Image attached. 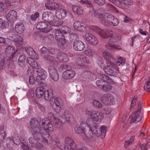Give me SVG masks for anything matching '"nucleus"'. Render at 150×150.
Returning a JSON list of instances; mask_svg holds the SVG:
<instances>
[{
  "label": "nucleus",
  "instance_id": "nucleus-61",
  "mask_svg": "<svg viewBox=\"0 0 150 150\" xmlns=\"http://www.w3.org/2000/svg\"><path fill=\"white\" fill-rule=\"evenodd\" d=\"M105 0H97L95 2L100 5L102 6L105 3Z\"/></svg>",
  "mask_w": 150,
  "mask_h": 150
},
{
  "label": "nucleus",
  "instance_id": "nucleus-5",
  "mask_svg": "<svg viewBox=\"0 0 150 150\" xmlns=\"http://www.w3.org/2000/svg\"><path fill=\"white\" fill-rule=\"evenodd\" d=\"M40 137L37 136V138L32 136L29 138L28 141H25L23 143V145L29 146L30 148L40 149L42 147L41 144L38 142Z\"/></svg>",
  "mask_w": 150,
  "mask_h": 150
},
{
  "label": "nucleus",
  "instance_id": "nucleus-18",
  "mask_svg": "<svg viewBox=\"0 0 150 150\" xmlns=\"http://www.w3.org/2000/svg\"><path fill=\"white\" fill-rule=\"evenodd\" d=\"M85 47L84 44L81 41L76 40L74 41L73 44V48L75 50L81 51Z\"/></svg>",
  "mask_w": 150,
  "mask_h": 150
},
{
  "label": "nucleus",
  "instance_id": "nucleus-54",
  "mask_svg": "<svg viewBox=\"0 0 150 150\" xmlns=\"http://www.w3.org/2000/svg\"><path fill=\"white\" fill-rule=\"evenodd\" d=\"M27 73L29 75H33L34 73V68L31 66L28 68Z\"/></svg>",
  "mask_w": 150,
  "mask_h": 150
},
{
  "label": "nucleus",
  "instance_id": "nucleus-13",
  "mask_svg": "<svg viewBox=\"0 0 150 150\" xmlns=\"http://www.w3.org/2000/svg\"><path fill=\"white\" fill-rule=\"evenodd\" d=\"M105 72L109 75L115 76L117 75L118 70L114 68L112 65H107L103 68Z\"/></svg>",
  "mask_w": 150,
  "mask_h": 150
},
{
  "label": "nucleus",
  "instance_id": "nucleus-59",
  "mask_svg": "<svg viewBox=\"0 0 150 150\" xmlns=\"http://www.w3.org/2000/svg\"><path fill=\"white\" fill-rule=\"evenodd\" d=\"M30 77L29 79V82L30 84H33L36 81V79L33 75H29Z\"/></svg>",
  "mask_w": 150,
  "mask_h": 150
},
{
  "label": "nucleus",
  "instance_id": "nucleus-22",
  "mask_svg": "<svg viewBox=\"0 0 150 150\" xmlns=\"http://www.w3.org/2000/svg\"><path fill=\"white\" fill-rule=\"evenodd\" d=\"M24 49L29 56L35 59H37L39 58V56L31 47H25Z\"/></svg>",
  "mask_w": 150,
  "mask_h": 150
},
{
  "label": "nucleus",
  "instance_id": "nucleus-25",
  "mask_svg": "<svg viewBox=\"0 0 150 150\" xmlns=\"http://www.w3.org/2000/svg\"><path fill=\"white\" fill-rule=\"evenodd\" d=\"M86 126L85 122H81L79 127L76 126L75 127L74 130L75 132L79 134L82 132L85 133L86 131L85 127Z\"/></svg>",
  "mask_w": 150,
  "mask_h": 150
},
{
  "label": "nucleus",
  "instance_id": "nucleus-41",
  "mask_svg": "<svg viewBox=\"0 0 150 150\" xmlns=\"http://www.w3.org/2000/svg\"><path fill=\"white\" fill-rule=\"evenodd\" d=\"M125 58L120 57L118 59V61L117 62L116 64L117 65L120 66L121 65L123 66L125 65Z\"/></svg>",
  "mask_w": 150,
  "mask_h": 150
},
{
  "label": "nucleus",
  "instance_id": "nucleus-37",
  "mask_svg": "<svg viewBox=\"0 0 150 150\" xmlns=\"http://www.w3.org/2000/svg\"><path fill=\"white\" fill-rule=\"evenodd\" d=\"M86 41L92 45H96L98 42L97 38H86Z\"/></svg>",
  "mask_w": 150,
  "mask_h": 150
},
{
  "label": "nucleus",
  "instance_id": "nucleus-32",
  "mask_svg": "<svg viewBox=\"0 0 150 150\" xmlns=\"http://www.w3.org/2000/svg\"><path fill=\"white\" fill-rule=\"evenodd\" d=\"M72 10L73 11L79 15L82 14L83 13V9L82 8L79 6H74L72 7Z\"/></svg>",
  "mask_w": 150,
  "mask_h": 150
},
{
  "label": "nucleus",
  "instance_id": "nucleus-20",
  "mask_svg": "<svg viewBox=\"0 0 150 150\" xmlns=\"http://www.w3.org/2000/svg\"><path fill=\"white\" fill-rule=\"evenodd\" d=\"M67 13L66 10L62 8H59L56 10L55 15L57 18L59 19H62L66 18Z\"/></svg>",
  "mask_w": 150,
  "mask_h": 150
},
{
  "label": "nucleus",
  "instance_id": "nucleus-3",
  "mask_svg": "<svg viewBox=\"0 0 150 150\" xmlns=\"http://www.w3.org/2000/svg\"><path fill=\"white\" fill-rule=\"evenodd\" d=\"M85 114L88 116H91V117L87 120V126H90L92 124H97L100 123L103 117L102 113L96 111L86 110Z\"/></svg>",
  "mask_w": 150,
  "mask_h": 150
},
{
  "label": "nucleus",
  "instance_id": "nucleus-36",
  "mask_svg": "<svg viewBox=\"0 0 150 150\" xmlns=\"http://www.w3.org/2000/svg\"><path fill=\"white\" fill-rule=\"evenodd\" d=\"M8 26V23L7 21L3 20L2 18H0V27L2 29L7 28Z\"/></svg>",
  "mask_w": 150,
  "mask_h": 150
},
{
  "label": "nucleus",
  "instance_id": "nucleus-43",
  "mask_svg": "<svg viewBox=\"0 0 150 150\" xmlns=\"http://www.w3.org/2000/svg\"><path fill=\"white\" fill-rule=\"evenodd\" d=\"M45 6L46 8L51 10H55L57 8L54 6H52L50 3L47 2L45 3Z\"/></svg>",
  "mask_w": 150,
  "mask_h": 150
},
{
  "label": "nucleus",
  "instance_id": "nucleus-31",
  "mask_svg": "<svg viewBox=\"0 0 150 150\" xmlns=\"http://www.w3.org/2000/svg\"><path fill=\"white\" fill-rule=\"evenodd\" d=\"M25 57L24 55H21L18 59V64L19 65L22 67L25 66Z\"/></svg>",
  "mask_w": 150,
  "mask_h": 150
},
{
  "label": "nucleus",
  "instance_id": "nucleus-38",
  "mask_svg": "<svg viewBox=\"0 0 150 150\" xmlns=\"http://www.w3.org/2000/svg\"><path fill=\"white\" fill-rule=\"evenodd\" d=\"M50 121L49 119L47 118L43 119L42 121L41 126L43 127L44 129L50 123Z\"/></svg>",
  "mask_w": 150,
  "mask_h": 150
},
{
  "label": "nucleus",
  "instance_id": "nucleus-10",
  "mask_svg": "<svg viewBox=\"0 0 150 150\" xmlns=\"http://www.w3.org/2000/svg\"><path fill=\"white\" fill-rule=\"evenodd\" d=\"M98 76L100 79L96 81V84L98 87L101 89L104 85V84L105 83V81H109L110 82V80H111L108 76L105 74H98Z\"/></svg>",
  "mask_w": 150,
  "mask_h": 150
},
{
  "label": "nucleus",
  "instance_id": "nucleus-24",
  "mask_svg": "<svg viewBox=\"0 0 150 150\" xmlns=\"http://www.w3.org/2000/svg\"><path fill=\"white\" fill-rule=\"evenodd\" d=\"M58 59L62 62H67L69 61V58L66 54L61 52H59L57 55Z\"/></svg>",
  "mask_w": 150,
  "mask_h": 150
},
{
  "label": "nucleus",
  "instance_id": "nucleus-11",
  "mask_svg": "<svg viewBox=\"0 0 150 150\" xmlns=\"http://www.w3.org/2000/svg\"><path fill=\"white\" fill-rule=\"evenodd\" d=\"M48 70L50 77L54 81H57L59 78L58 73L57 69L53 66H49Z\"/></svg>",
  "mask_w": 150,
  "mask_h": 150
},
{
  "label": "nucleus",
  "instance_id": "nucleus-48",
  "mask_svg": "<svg viewBox=\"0 0 150 150\" xmlns=\"http://www.w3.org/2000/svg\"><path fill=\"white\" fill-rule=\"evenodd\" d=\"M68 73V69L67 70L63 73L62 76L64 79H70Z\"/></svg>",
  "mask_w": 150,
  "mask_h": 150
},
{
  "label": "nucleus",
  "instance_id": "nucleus-57",
  "mask_svg": "<svg viewBox=\"0 0 150 150\" xmlns=\"http://www.w3.org/2000/svg\"><path fill=\"white\" fill-rule=\"evenodd\" d=\"M113 40H114V38H110L109 40V44L110 45V46L117 49V46L115 45L114 42H112Z\"/></svg>",
  "mask_w": 150,
  "mask_h": 150
},
{
  "label": "nucleus",
  "instance_id": "nucleus-47",
  "mask_svg": "<svg viewBox=\"0 0 150 150\" xmlns=\"http://www.w3.org/2000/svg\"><path fill=\"white\" fill-rule=\"evenodd\" d=\"M84 135L85 137L88 139H90L92 138L93 137V134L92 132L90 130L87 132V131L85 132Z\"/></svg>",
  "mask_w": 150,
  "mask_h": 150
},
{
  "label": "nucleus",
  "instance_id": "nucleus-23",
  "mask_svg": "<svg viewBox=\"0 0 150 150\" xmlns=\"http://www.w3.org/2000/svg\"><path fill=\"white\" fill-rule=\"evenodd\" d=\"M25 29L24 25L21 22L17 23L14 28L16 33L19 34H21L23 33L25 30Z\"/></svg>",
  "mask_w": 150,
  "mask_h": 150
},
{
  "label": "nucleus",
  "instance_id": "nucleus-27",
  "mask_svg": "<svg viewBox=\"0 0 150 150\" xmlns=\"http://www.w3.org/2000/svg\"><path fill=\"white\" fill-rule=\"evenodd\" d=\"M36 71L38 77L40 78L41 79H44L47 76V73L46 71L43 69L40 68L38 70H36Z\"/></svg>",
  "mask_w": 150,
  "mask_h": 150
},
{
  "label": "nucleus",
  "instance_id": "nucleus-46",
  "mask_svg": "<svg viewBox=\"0 0 150 150\" xmlns=\"http://www.w3.org/2000/svg\"><path fill=\"white\" fill-rule=\"evenodd\" d=\"M120 2L127 6H132L133 4L132 0H120Z\"/></svg>",
  "mask_w": 150,
  "mask_h": 150
},
{
  "label": "nucleus",
  "instance_id": "nucleus-45",
  "mask_svg": "<svg viewBox=\"0 0 150 150\" xmlns=\"http://www.w3.org/2000/svg\"><path fill=\"white\" fill-rule=\"evenodd\" d=\"M96 62L101 67H103L104 65L103 59L102 58L100 57H97Z\"/></svg>",
  "mask_w": 150,
  "mask_h": 150
},
{
  "label": "nucleus",
  "instance_id": "nucleus-40",
  "mask_svg": "<svg viewBox=\"0 0 150 150\" xmlns=\"http://www.w3.org/2000/svg\"><path fill=\"white\" fill-rule=\"evenodd\" d=\"M135 139V137L134 136H132L130 139L126 140L125 143V146L127 147L129 146L134 141Z\"/></svg>",
  "mask_w": 150,
  "mask_h": 150
},
{
  "label": "nucleus",
  "instance_id": "nucleus-17",
  "mask_svg": "<svg viewBox=\"0 0 150 150\" xmlns=\"http://www.w3.org/2000/svg\"><path fill=\"white\" fill-rule=\"evenodd\" d=\"M103 56L107 61V63L112 65L115 59L109 53L107 52H104L103 53Z\"/></svg>",
  "mask_w": 150,
  "mask_h": 150
},
{
  "label": "nucleus",
  "instance_id": "nucleus-33",
  "mask_svg": "<svg viewBox=\"0 0 150 150\" xmlns=\"http://www.w3.org/2000/svg\"><path fill=\"white\" fill-rule=\"evenodd\" d=\"M50 25L55 27H59L62 25V22L60 20H54L53 19L50 22Z\"/></svg>",
  "mask_w": 150,
  "mask_h": 150
},
{
  "label": "nucleus",
  "instance_id": "nucleus-9",
  "mask_svg": "<svg viewBox=\"0 0 150 150\" xmlns=\"http://www.w3.org/2000/svg\"><path fill=\"white\" fill-rule=\"evenodd\" d=\"M76 147V144L72 139L69 137L66 138L64 150H74Z\"/></svg>",
  "mask_w": 150,
  "mask_h": 150
},
{
  "label": "nucleus",
  "instance_id": "nucleus-51",
  "mask_svg": "<svg viewBox=\"0 0 150 150\" xmlns=\"http://www.w3.org/2000/svg\"><path fill=\"white\" fill-rule=\"evenodd\" d=\"M39 17V14L38 12H36L32 14L30 18V19L32 21H35Z\"/></svg>",
  "mask_w": 150,
  "mask_h": 150
},
{
  "label": "nucleus",
  "instance_id": "nucleus-7",
  "mask_svg": "<svg viewBox=\"0 0 150 150\" xmlns=\"http://www.w3.org/2000/svg\"><path fill=\"white\" fill-rule=\"evenodd\" d=\"M91 125L88 126V127L89 129L92 132L93 134L97 137H98L100 135H105L106 130V127L105 126H102L100 128L97 125H95L93 127H91Z\"/></svg>",
  "mask_w": 150,
  "mask_h": 150
},
{
  "label": "nucleus",
  "instance_id": "nucleus-34",
  "mask_svg": "<svg viewBox=\"0 0 150 150\" xmlns=\"http://www.w3.org/2000/svg\"><path fill=\"white\" fill-rule=\"evenodd\" d=\"M108 81H105V83L101 88L102 90L104 91H108L111 90L112 88V86L109 83Z\"/></svg>",
  "mask_w": 150,
  "mask_h": 150
},
{
  "label": "nucleus",
  "instance_id": "nucleus-26",
  "mask_svg": "<svg viewBox=\"0 0 150 150\" xmlns=\"http://www.w3.org/2000/svg\"><path fill=\"white\" fill-rule=\"evenodd\" d=\"M84 23L81 21H76L74 23V26L75 28L79 31H83L84 29Z\"/></svg>",
  "mask_w": 150,
  "mask_h": 150
},
{
  "label": "nucleus",
  "instance_id": "nucleus-56",
  "mask_svg": "<svg viewBox=\"0 0 150 150\" xmlns=\"http://www.w3.org/2000/svg\"><path fill=\"white\" fill-rule=\"evenodd\" d=\"M30 66L33 67L34 68H36L37 70L41 68L40 65L36 61H33Z\"/></svg>",
  "mask_w": 150,
  "mask_h": 150
},
{
  "label": "nucleus",
  "instance_id": "nucleus-4",
  "mask_svg": "<svg viewBox=\"0 0 150 150\" xmlns=\"http://www.w3.org/2000/svg\"><path fill=\"white\" fill-rule=\"evenodd\" d=\"M101 23L105 26L110 25L115 26L119 24V21L112 14L109 13H105L102 14Z\"/></svg>",
  "mask_w": 150,
  "mask_h": 150
},
{
  "label": "nucleus",
  "instance_id": "nucleus-63",
  "mask_svg": "<svg viewBox=\"0 0 150 150\" xmlns=\"http://www.w3.org/2000/svg\"><path fill=\"white\" fill-rule=\"evenodd\" d=\"M45 129H46L47 131L50 132L52 131L53 130V128L52 125L50 123L48 125V126H47V127H45Z\"/></svg>",
  "mask_w": 150,
  "mask_h": 150
},
{
  "label": "nucleus",
  "instance_id": "nucleus-8",
  "mask_svg": "<svg viewBox=\"0 0 150 150\" xmlns=\"http://www.w3.org/2000/svg\"><path fill=\"white\" fill-rule=\"evenodd\" d=\"M141 104V102H139L138 103V109L133 112L131 115V121L133 122H138L142 119V117H140L139 113L142 110V108Z\"/></svg>",
  "mask_w": 150,
  "mask_h": 150
},
{
  "label": "nucleus",
  "instance_id": "nucleus-1",
  "mask_svg": "<svg viewBox=\"0 0 150 150\" xmlns=\"http://www.w3.org/2000/svg\"><path fill=\"white\" fill-rule=\"evenodd\" d=\"M30 131L32 136L37 138V136H41L43 141L47 142L48 138L51 137L48 132L44 128L41 127L39 122L37 119L33 118L30 121Z\"/></svg>",
  "mask_w": 150,
  "mask_h": 150
},
{
  "label": "nucleus",
  "instance_id": "nucleus-6",
  "mask_svg": "<svg viewBox=\"0 0 150 150\" xmlns=\"http://www.w3.org/2000/svg\"><path fill=\"white\" fill-rule=\"evenodd\" d=\"M90 29L93 31L98 33L100 36L102 38H115L112 36V31H106L101 30L100 28L96 26L91 25L90 26Z\"/></svg>",
  "mask_w": 150,
  "mask_h": 150
},
{
  "label": "nucleus",
  "instance_id": "nucleus-12",
  "mask_svg": "<svg viewBox=\"0 0 150 150\" xmlns=\"http://www.w3.org/2000/svg\"><path fill=\"white\" fill-rule=\"evenodd\" d=\"M36 28L45 33L49 32L51 29L50 25L47 23L43 22L38 23L36 26Z\"/></svg>",
  "mask_w": 150,
  "mask_h": 150
},
{
  "label": "nucleus",
  "instance_id": "nucleus-52",
  "mask_svg": "<svg viewBox=\"0 0 150 150\" xmlns=\"http://www.w3.org/2000/svg\"><path fill=\"white\" fill-rule=\"evenodd\" d=\"M80 2L83 4H84L86 5L88 7H90L92 6V2L87 0H81Z\"/></svg>",
  "mask_w": 150,
  "mask_h": 150
},
{
  "label": "nucleus",
  "instance_id": "nucleus-19",
  "mask_svg": "<svg viewBox=\"0 0 150 150\" xmlns=\"http://www.w3.org/2000/svg\"><path fill=\"white\" fill-rule=\"evenodd\" d=\"M54 17V14L51 12L45 11L42 14V19L45 21L50 22Z\"/></svg>",
  "mask_w": 150,
  "mask_h": 150
},
{
  "label": "nucleus",
  "instance_id": "nucleus-49",
  "mask_svg": "<svg viewBox=\"0 0 150 150\" xmlns=\"http://www.w3.org/2000/svg\"><path fill=\"white\" fill-rule=\"evenodd\" d=\"M54 36L56 38H62L64 36L62 32L59 30H57L54 33Z\"/></svg>",
  "mask_w": 150,
  "mask_h": 150
},
{
  "label": "nucleus",
  "instance_id": "nucleus-55",
  "mask_svg": "<svg viewBox=\"0 0 150 150\" xmlns=\"http://www.w3.org/2000/svg\"><path fill=\"white\" fill-rule=\"evenodd\" d=\"M14 40L16 45L19 46V44H22L23 39V38H16Z\"/></svg>",
  "mask_w": 150,
  "mask_h": 150
},
{
  "label": "nucleus",
  "instance_id": "nucleus-53",
  "mask_svg": "<svg viewBox=\"0 0 150 150\" xmlns=\"http://www.w3.org/2000/svg\"><path fill=\"white\" fill-rule=\"evenodd\" d=\"M93 103L94 106L95 107L100 108L102 107L101 103L96 100H94Z\"/></svg>",
  "mask_w": 150,
  "mask_h": 150
},
{
  "label": "nucleus",
  "instance_id": "nucleus-21",
  "mask_svg": "<svg viewBox=\"0 0 150 150\" xmlns=\"http://www.w3.org/2000/svg\"><path fill=\"white\" fill-rule=\"evenodd\" d=\"M102 102L106 105L110 104L114 100L113 97L110 95L105 94L101 98Z\"/></svg>",
  "mask_w": 150,
  "mask_h": 150
},
{
  "label": "nucleus",
  "instance_id": "nucleus-2",
  "mask_svg": "<svg viewBox=\"0 0 150 150\" xmlns=\"http://www.w3.org/2000/svg\"><path fill=\"white\" fill-rule=\"evenodd\" d=\"M44 97L46 100L50 101L51 106L55 112L59 113L60 111L61 106L59 101L57 97H53L52 89H49L45 91Z\"/></svg>",
  "mask_w": 150,
  "mask_h": 150
},
{
  "label": "nucleus",
  "instance_id": "nucleus-44",
  "mask_svg": "<svg viewBox=\"0 0 150 150\" xmlns=\"http://www.w3.org/2000/svg\"><path fill=\"white\" fill-rule=\"evenodd\" d=\"M6 137V135L4 131H0V143L4 141Z\"/></svg>",
  "mask_w": 150,
  "mask_h": 150
},
{
  "label": "nucleus",
  "instance_id": "nucleus-42",
  "mask_svg": "<svg viewBox=\"0 0 150 150\" xmlns=\"http://www.w3.org/2000/svg\"><path fill=\"white\" fill-rule=\"evenodd\" d=\"M144 88L147 91L150 92V77L144 84Z\"/></svg>",
  "mask_w": 150,
  "mask_h": 150
},
{
  "label": "nucleus",
  "instance_id": "nucleus-35",
  "mask_svg": "<svg viewBox=\"0 0 150 150\" xmlns=\"http://www.w3.org/2000/svg\"><path fill=\"white\" fill-rule=\"evenodd\" d=\"M94 75L92 73L88 71H84L81 74V76L85 79H89L91 77L93 76Z\"/></svg>",
  "mask_w": 150,
  "mask_h": 150
},
{
  "label": "nucleus",
  "instance_id": "nucleus-62",
  "mask_svg": "<svg viewBox=\"0 0 150 150\" xmlns=\"http://www.w3.org/2000/svg\"><path fill=\"white\" fill-rule=\"evenodd\" d=\"M20 0H5V2L7 4L11 5L12 4L19 1Z\"/></svg>",
  "mask_w": 150,
  "mask_h": 150
},
{
  "label": "nucleus",
  "instance_id": "nucleus-58",
  "mask_svg": "<svg viewBox=\"0 0 150 150\" xmlns=\"http://www.w3.org/2000/svg\"><path fill=\"white\" fill-rule=\"evenodd\" d=\"M56 40L59 44H60L62 45H64L67 42V40L65 38H57Z\"/></svg>",
  "mask_w": 150,
  "mask_h": 150
},
{
  "label": "nucleus",
  "instance_id": "nucleus-39",
  "mask_svg": "<svg viewBox=\"0 0 150 150\" xmlns=\"http://www.w3.org/2000/svg\"><path fill=\"white\" fill-rule=\"evenodd\" d=\"M103 14V13L101 14V10L100 9H98L94 11V16L96 18H98L99 19L101 18V20L102 19V15Z\"/></svg>",
  "mask_w": 150,
  "mask_h": 150
},
{
  "label": "nucleus",
  "instance_id": "nucleus-15",
  "mask_svg": "<svg viewBox=\"0 0 150 150\" xmlns=\"http://www.w3.org/2000/svg\"><path fill=\"white\" fill-rule=\"evenodd\" d=\"M5 52L6 55L4 56H7L9 60L13 58L16 53L14 47L12 46L7 47L5 48Z\"/></svg>",
  "mask_w": 150,
  "mask_h": 150
},
{
  "label": "nucleus",
  "instance_id": "nucleus-16",
  "mask_svg": "<svg viewBox=\"0 0 150 150\" xmlns=\"http://www.w3.org/2000/svg\"><path fill=\"white\" fill-rule=\"evenodd\" d=\"M6 18L9 21L14 22L17 19V12L14 10H11L7 13Z\"/></svg>",
  "mask_w": 150,
  "mask_h": 150
},
{
  "label": "nucleus",
  "instance_id": "nucleus-29",
  "mask_svg": "<svg viewBox=\"0 0 150 150\" xmlns=\"http://www.w3.org/2000/svg\"><path fill=\"white\" fill-rule=\"evenodd\" d=\"M9 59L8 58L7 56H4L3 57L0 59V69H2L6 65V62L8 61Z\"/></svg>",
  "mask_w": 150,
  "mask_h": 150
},
{
  "label": "nucleus",
  "instance_id": "nucleus-28",
  "mask_svg": "<svg viewBox=\"0 0 150 150\" xmlns=\"http://www.w3.org/2000/svg\"><path fill=\"white\" fill-rule=\"evenodd\" d=\"M45 90L42 87H38L37 88L35 91V94L36 96L38 98H40L44 95Z\"/></svg>",
  "mask_w": 150,
  "mask_h": 150
},
{
  "label": "nucleus",
  "instance_id": "nucleus-14",
  "mask_svg": "<svg viewBox=\"0 0 150 150\" xmlns=\"http://www.w3.org/2000/svg\"><path fill=\"white\" fill-rule=\"evenodd\" d=\"M40 54L42 56L44 57L45 59L49 60L52 63L54 64V60L53 59V57L50 56H48L49 54V51L45 47H43L40 49Z\"/></svg>",
  "mask_w": 150,
  "mask_h": 150
},
{
  "label": "nucleus",
  "instance_id": "nucleus-64",
  "mask_svg": "<svg viewBox=\"0 0 150 150\" xmlns=\"http://www.w3.org/2000/svg\"><path fill=\"white\" fill-rule=\"evenodd\" d=\"M62 29L63 32H64L65 33H67V32L69 33L70 30V28L67 26L63 27V28H62Z\"/></svg>",
  "mask_w": 150,
  "mask_h": 150
},
{
  "label": "nucleus",
  "instance_id": "nucleus-30",
  "mask_svg": "<svg viewBox=\"0 0 150 150\" xmlns=\"http://www.w3.org/2000/svg\"><path fill=\"white\" fill-rule=\"evenodd\" d=\"M64 117L67 122H69L72 117V115L68 110H66L64 112L63 115Z\"/></svg>",
  "mask_w": 150,
  "mask_h": 150
},
{
  "label": "nucleus",
  "instance_id": "nucleus-60",
  "mask_svg": "<svg viewBox=\"0 0 150 150\" xmlns=\"http://www.w3.org/2000/svg\"><path fill=\"white\" fill-rule=\"evenodd\" d=\"M68 72L70 79L73 78L76 74L75 71L72 69H68Z\"/></svg>",
  "mask_w": 150,
  "mask_h": 150
},
{
  "label": "nucleus",
  "instance_id": "nucleus-50",
  "mask_svg": "<svg viewBox=\"0 0 150 150\" xmlns=\"http://www.w3.org/2000/svg\"><path fill=\"white\" fill-rule=\"evenodd\" d=\"M85 54L89 57L91 56L93 54V52L92 50L89 48H87L84 51Z\"/></svg>",
  "mask_w": 150,
  "mask_h": 150
}]
</instances>
